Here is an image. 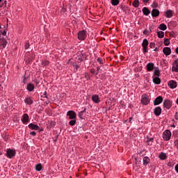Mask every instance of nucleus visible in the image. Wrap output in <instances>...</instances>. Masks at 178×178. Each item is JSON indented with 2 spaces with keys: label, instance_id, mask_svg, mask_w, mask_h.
I'll return each instance as SVG.
<instances>
[{
  "label": "nucleus",
  "instance_id": "53",
  "mask_svg": "<svg viewBox=\"0 0 178 178\" xmlns=\"http://www.w3.org/2000/svg\"><path fill=\"white\" fill-rule=\"evenodd\" d=\"M86 111H87V108H84L83 111H81V112H83V113H86Z\"/></svg>",
  "mask_w": 178,
  "mask_h": 178
},
{
  "label": "nucleus",
  "instance_id": "61",
  "mask_svg": "<svg viewBox=\"0 0 178 178\" xmlns=\"http://www.w3.org/2000/svg\"><path fill=\"white\" fill-rule=\"evenodd\" d=\"M83 60H80V61L81 62Z\"/></svg>",
  "mask_w": 178,
  "mask_h": 178
},
{
  "label": "nucleus",
  "instance_id": "47",
  "mask_svg": "<svg viewBox=\"0 0 178 178\" xmlns=\"http://www.w3.org/2000/svg\"><path fill=\"white\" fill-rule=\"evenodd\" d=\"M100 70H101V67H97V70H96V72H97V74H99Z\"/></svg>",
  "mask_w": 178,
  "mask_h": 178
},
{
  "label": "nucleus",
  "instance_id": "6",
  "mask_svg": "<svg viewBox=\"0 0 178 178\" xmlns=\"http://www.w3.org/2000/svg\"><path fill=\"white\" fill-rule=\"evenodd\" d=\"M6 45H8L6 38L0 35V47H2V48H6Z\"/></svg>",
  "mask_w": 178,
  "mask_h": 178
},
{
  "label": "nucleus",
  "instance_id": "20",
  "mask_svg": "<svg viewBox=\"0 0 178 178\" xmlns=\"http://www.w3.org/2000/svg\"><path fill=\"white\" fill-rule=\"evenodd\" d=\"M147 72H152L154 70V63H149L147 65Z\"/></svg>",
  "mask_w": 178,
  "mask_h": 178
},
{
  "label": "nucleus",
  "instance_id": "10",
  "mask_svg": "<svg viewBox=\"0 0 178 178\" xmlns=\"http://www.w3.org/2000/svg\"><path fill=\"white\" fill-rule=\"evenodd\" d=\"M172 71L175 72V73L178 72V59L172 63Z\"/></svg>",
  "mask_w": 178,
  "mask_h": 178
},
{
  "label": "nucleus",
  "instance_id": "60",
  "mask_svg": "<svg viewBox=\"0 0 178 178\" xmlns=\"http://www.w3.org/2000/svg\"><path fill=\"white\" fill-rule=\"evenodd\" d=\"M47 94V92H44V95Z\"/></svg>",
  "mask_w": 178,
  "mask_h": 178
},
{
  "label": "nucleus",
  "instance_id": "21",
  "mask_svg": "<svg viewBox=\"0 0 178 178\" xmlns=\"http://www.w3.org/2000/svg\"><path fill=\"white\" fill-rule=\"evenodd\" d=\"M24 102L26 104V105H32L33 99L31 97H27L25 98Z\"/></svg>",
  "mask_w": 178,
  "mask_h": 178
},
{
  "label": "nucleus",
  "instance_id": "35",
  "mask_svg": "<svg viewBox=\"0 0 178 178\" xmlns=\"http://www.w3.org/2000/svg\"><path fill=\"white\" fill-rule=\"evenodd\" d=\"M49 65V61L44 60L42 61V66H48Z\"/></svg>",
  "mask_w": 178,
  "mask_h": 178
},
{
  "label": "nucleus",
  "instance_id": "19",
  "mask_svg": "<svg viewBox=\"0 0 178 178\" xmlns=\"http://www.w3.org/2000/svg\"><path fill=\"white\" fill-rule=\"evenodd\" d=\"M28 127L31 129V130H40V127L35 124L31 123L28 125Z\"/></svg>",
  "mask_w": 178,
  "mask_h": 178
},
{
  "label": "nucleus",
  "instance_id": "32",
  "mask_svg": "<svg viewBox=\"0 0 178 178\" xmlns=\"http://www.w3.org/2000/svg\"><path fill=\"white\" fill-rule=\"evenodd\" d=\"M41 169H42V165L41 163L37 164L35 165V170H37L38 172H40Z\"/></svg>",
  "mask_w": 178,
  "mask_h": 178
},
{
  "label": "nucleus",
  "instance_id": "39",
  "mask_svg": "<svg viewBox=\"0 0 178 178\" xmlns=\"http://www.w3.org/2000/svg\"><path fill=\"white\" fill-rule=\"evenodd\" d=\"M152 8H158V3H156V1H154L153 3L152 4Z\"/></svg>",
  "mask_w": 178,
  "mask_h": 178
},
{
  "label": "nucleus",
  "instance_id": "9",
  "mask_svg": "<svg viewBox=\"0 0 178 178\" xmlns=\"http://www.w3.org/2000/svg\"><path fill=\"white\" fill-rule=\"evenodd\" d=\"M163 107L165 109H170L172 108V102L169 99H165L163 102Z\"/></svg>",
  "mask_w": 178,
  "mask_h": 178
},
{
  "label": "nucleus",
  "instance_id": "45",
  "mask_svg": "<svg viewBox=\"0 0 178 178\" xmlns=\"http://www.w3.org/2000/svg\"><path fill=\"white\" fill-rule=\"evenodd\" d=\"M85 77L88 80L90 79V74L86 72L85 73Z\"/></svg>",
  "mask_w": 178,
  "mask_h": 178
},
{
  "label": "nucleus",
  "instance_id": "49",
  "mask_svg": "<svg viewBox=\"0 0 178 178\" xmlns=\"http://www.w3.org/2000/svg\"><path fill=\"white\" fill-rule=\"evenodd\" d=\"M35 83L36 86L40 84V81H38V80H37V79H35Z\"/></svg>",
  "mask_w": 178,
  "mask_h": 178
},
{
  "label": "nucleus",
  "instance_id": "16",
  "mask_svg": "<svg viewBox=\"0 0 178 178\" xmlns=\"http://www.w3.org/2000/svg\"><path fill=\"white\" fill-rule=\"evenodd\" d=\"M159 10L158 9H155L154 8L152 11H151V15L152 16V17H158V16H159Z\"/></svg>",
  "mask_w": 178,
  "mask_h": 178
},
{
  "label": "nucleus",
  "instance_id": "4",
  "mask_svg": "<svg viewBox=\"0 0 178 178\" xmlns=\"http://www.w3.org/2000/svg\"><path fill=\"white\" fill-rule=\"evenodd\" d=\"M148 44H149L148 40L144 39L142 43L143 54H147V52H148Z\"/></svg>",
  "mask_w": 178,
  "mask_h": 178
},
{
  "label": "nucleus",
  "instance_id": "24",
  "mask_svg": "<svg viewBox=\"0 0 178 178\" xmlns=\"http://www.w3.org/2000/svg\"><path fill=\"white\" fill-rule=\"evenodd\" d=\"M26 90H28V91L31 92V91H33V90H34V85H33V83H29L26 86Z\"/></svg>",
  "mask_w": 178,
  "mask_h": 178
},
{
  "label": "nucleus",
  "instance_id": "12",
  "mask_svg": "<svg viewBox=\"0 0 178 178\" xmlns=\"http://www.w3.org/2000/svg\"><path fill=\"white\" fill-rule=\"evenodd\" d=\"M168 87L173 90L177 87V83L174 80H171L168 82Z\"/></svg>",
  "mask_w": 178,
  "mask_h": 178
},
{
  "label": "nucleus",
  "instance_id": "11",
  "mask_svg": "<svg viewBox=\"0 0 178 178\" xmlns=\"http://www.w3.org/2000/svg\"><path fill=\"white\" fill-rule=\"evenodd\" d=\"M163 52L165 56H169L172 54V49L170 47H164L163 49Z\"/></svg>",
  "mask_w": 178,
  "mask_h": 178
},
{
  "label": "nucleus",
  "instance_id": "27",
  "mask_svg": "<svg viewBox=\"0 0 178 178\" xmlns=\"http://www.w3.org/2000/svg\"><path fill=\"white\" fill-rule=\"evenodd\" d=\"M159 29L163 31H165V30L168 29V26H166V24H161L159 26Z\"/></svg>",
  "mask_w": 178,
  "mask_h": 178
},
{
  "label": "nucleus",
  "instance_id": "50",
  "mask_svg": "<svg viewBox=\"0 0 178 178\" xmlns=\"http://www.w3.org/2000/svg\"><path fill=\"white\" fill-rule=\"evenodd\" d=\"M144 3H148L149 2V0H143Z\"/></svg>",
  "mask_w": 178,
  "mask_h": 178
},
{
  "label": "nucleus",
  "instance_id": "7",
  "mask_svg": "<svg viewBox=\"0 0 178 178\" xmlns=\"http://www.w3.org/2000/svg\"><path fill=\"white\" fill-rule=\"evenodd\" d=\"M67 116H69L70 120L76 119V118H77V115L76 114V112H74V111H67Z\"/></svg>",
  "mask_w": 178,
  "mask_h": 178
},
{
  "label": "nucleus",
  "instance_id": "25",
  "mask_svg": "<svg viewBox=\"0 0 178 178\" xmlns=\"http://www.w3.org/2000/svg\"><path fill=\"white\" fill-rule=\"evenodd\" d=\"M149 161H151V160L148 158V156H145L143 158V165L145 166H147V165H148V163H149Z\"/></svg>",
  "mask_w": 178,
  "mask_h": 178
},
{
  "label": "nucleus",
  "instance_id": "5",
  "mask_svg": "<svg viewBox=\"0 0 178 178\" xmlns=\"http://www.w3.org/2000/svg\"><path fill=\"white\" fill-rule=\"evenodd\" d=\"M16 155V152L11 149H8L6 151V156L7 158H10V159H12L13 156Z\"/></svg>",
  "mask_w": 178,
  "mask_h": 178
},
{
  "label": "nucleus",
  "instance_id": "37",
  "mask_svg": "<svg viewBox=\"0 0 178 178\" xmlns=\"http://www.w3.org/2000/svg\"><path fill=\"white\" fill-rule=\"evenodd\" d=\"M170 40L168 38L164 40V45H165V47H168V45H170Z\"/></svg>",
  "mask_w": 178,
  "mask_h": 178
},
{
  "label": "nucleus",
  "instance_id": "17",
  "mask_svg": "<svg viewBox=\"0 0 178 178\" xmlns=\"http://www.w3.org/2000/svg\"><path fill=\"white\" fill-rule=\"evenodd\" d=\"M92 101H93L95 104H99V102H101V100L99 99V96H98L97 95H93L92 96Z\"/></svg>",
  "mask_w": 178,
  "mask_h": 178
},
{
  "label": "nucleus",
  "instance_id": "42",
  "mask_svg": "<svg viewBox=\"0 0 178 178\" xmlns=\"http://www.w3.org/2000/svg\"><path fill=\"white\" fill-rule=\"evenodd\" d=\"M149 47H150V48H152V49L155 48V43H154V42H150Z\"/></svg>",
  "mask_w": 178,
  "mask_h": 178
},
{
  "label": "nucleus",
  "instance_id": "31",
  "mask_svg": "<svg viewBox=\"0 0 178 178\" xmlns=\"http://www.w3.org/2000/svg\"><path fill=\"white\" fill-rule=\"evenodd\" d=\"M0 33L1 35H0L1 37H4V38H8V37L6 36V31L4 30H0Z\"/></svg>",
  "mask_w": 178,
  "mask_h": 178
},
{
  "label": "nucleus",
  "instance_id": "38",
  "mask_svg": "<svg viewBox=\"0 0 178 178\" xmlns=\"http://www.w3.org/2000/svg\"><path fill=\"white\" fill-rule=\"evenodd\" d=\"M76 119H72L69 122L70 126H74L76 124Z\"/></svg>",
  "mask_w": 178,
  "mask_h": 178
},
{
  "label": "nucleus",
  "instance_id": "23",
  "mask_svg": "<svg viewBox=\"0 0 178 178\" xmlns=\"http://www.w3.org/2000/svg\"><path fill=\"white\" fill-rule=\"evenodd\" d=\"M142 12L145 16H148L151 13V11L147 7H144L142 10Z\"/></svg>",
  "mask_w": 178,
  "mask_h": 178
},
{
  "label": "nucleus",
  "instance_id": "41",
  "mask_svg": "<svg viewBox=\"0 0 178 178\" xmlns=\"http://www.w3.org/2000/svg\"><path fill=\"white\" fill-rule=\"evenodd\" d=\"M83 112H79V118H80V119H83Z\"/></svg>",
  "mask_w": 178,
  "mask_h": 178
},
{
  "label": "nucleus",
  "instance_id": "55",
  "mask_svg": "<svg viewBox=\"0 0 178 178\" xmlns=\"http://www.w3.org/2000/svg\"><path fill=\"white\" fill-rule=\"evenodd\" d=\"M22 83H26V76H24V80H23Z\"/></svg>",
  "mask_w": 178,
  "mask_h": 178
},
{
  "label": "nucleus",
  "instance_id": "57",
  "mask_svg": "<svg viewBox=\"0 0 178 178\" xmlns=\"http://www.w3.org/2000/svg\"><path fill=\"white\" fill-rule=\"evenodd\" d=\"M76 69H79V65H76Z\"/></svg>",
  "mask_w": 178,
  "mask_h": 178
},
{
  "label": "nucleus",
  "instance_id": "14",
  "mask_svg": "<svg viewBox=\"0 0 178 178\" xmlns=\"http://www.w3.org/2000/svg\"><path fill=\"white\" fill-rule=\"evenodd\" d=\"M165 16L167 19H170L173 17V11L172 10H168L165 12Z\"/></svg>",
  "mask_w": 178,
  "mask_h": 178
},
{
  "label": "nucleus",
  "instance_id": "52",
  "mask_svg": "<svg viewBox=\"0 0 178 178\" xmlns=\"http://www.w3.org/2000/svg\"><path fill=\"white\" fill-rule=\"evenodd\" d=\"M178 113H176V115H175V119H176V120H177V119H178Z\"/></svg>",
  "mask_w": 178,
  "mask_h": 178
},
{
  "label": "nucleus",
  "instance_id": "34",
  "mask_svg": "<svg viewBox=\"0 0 178 178\" xmlns=\"http://www.w3.org/2000/svg\"><path fill=\"white\" fill-rule=\"evenodd\" d=\"M90 72L91 73V74H94L95 76H98V72H97V70H95V69L94 68L90 69Z\"/></svg>",
  "mask_w": 178,
  "mask_h": 178
},
{
  "label": "nucleus",
  "instance_id": "40",
  "mask_svg": "<svg viewBox=\"0 0 178 178\" xmlns=\"http://www.w3.org/2000/svg\"><path fill=\"white\" fill-rule=\"evenodd\" d=\"M97 60L99 63V65H104V61H102V58H97Z\"/></svg>",
  "mask_w": 178,
  "mask_h": 178
},
{
  "label": "nucleus",
  "instance_id": "46",
  "mask_svg": "<svg viewBox=\"0 0 178 178\" xmlns=\"http://www.w3.org/2000/svg\"><path fill=\"white\" fill-rule=\"evenodd\" d=\"M30 134L31 136H36L37 133H35V131H31Z\"/></svg>",
  "mask_w": 178,
  "mask_h": 178
},
{
  "label": "nucleus",
  "instance_id": "43",
  "mask_svg": "<svg viewBox=\"0 0 178 178\" xmlns=\"http://www.w3.org/2000/svg\"><path fill=\"white\" fill-rule=\"evenodd\" d=\"M147 143L149 145V143H154V138H150L147 140Z\"/></svg>",
  "mask_w": 178,
  "mask_h": 178
},
{
  "label": "nucleus",
  "instance_id": "13",
  "mask_svg": "<svg viewBox=\"0 0 178 178\" xmlns=\"http://www.w3.org/2000/svg\"><path fill=\"white\" fill-rule=\"evenodd\" d=\"M154 113L155 116H159L162 113V108L159 106L154 108Z\"/></svg>",
  "mask_w": 178,
  "mask_h": 178
},
{
  "label": "nucleus",
  "instance_id": "28",
  "mask_svg": "<svg viewBox=\"0 0 178 178\" xmlns=\"http://www.w3.org/2000/svg\"><path fill=\"white\" fill-rule=\"evenodd\" d=\"M132 5H133L134 8H138V6H140L139 0H134Z\"/></svg>",
  "mask_w": 178,
  "mask_h": 178
},
{
  "label": "nucleus",
  "instance_id": "8",
  "mask_svg": "<svg viewBox=\"0 0 178 178\" xmlns=\"http://www.w3.org/2000/svg\"><path fill=\"white\" fill-rule=\"evenodd\" d=\"M162 102H163V97L158 96L154 101V106H156V105H159L160 104H162Z\"/></svg>",
  "mask_w": 178,
  "mask_h": 178
},
{
  "label": "nucleus",
  "instance_id": "54",
  "mask_svg": "<svg viewBox=\"0 0 178 178\" xmlns=\"http://www.w3.org/2000/svg\"><path fill=\"white\" fill-rule=\"evenodd\" d=\"M131 120H133V117L129 118V122H131Z\"/></svg>",
  "mask_w": 178,
  "mask_h": 178
},
{
  "label": "nucleus",
  "instance_id": "44",
  "mask_svg": "<svg viewBox=\"0 0 178 178\" xmlns=\"http://www.w3.org/2000/svg\"><path fill=\"white\" fill-rule=\"evenodd\" d=\"M30 47V43L27 42L25 44V49H29Z\"/></svg>",
  "mask_w": 178,
  "mask_h": 178
},
{
  "label": "nucleus",
  "instance_id": "58",
  "mask_svg": "<svg viewBox=\"0 0 178 178\" xmlns=\"http://www.w3.org/2000/svg\"><path fill=\"white\" fill-rule=\"evenodd\" d=\"M172 127H176V126H175V125H172Z\"/></svg>",
  "mask_w": 178,
  "mask_h": 178
},
{
  "label": "nucleus",
  "instance_id": "51",
  "mask_svg": "<svg viewBox=\"0 0 178 178\" xmlns=\"http://www.w3.org/2000/svg\"><path fill=\"white\" fill-rule=\"evenodd\" d=\"M175 54L178 55V47L175 49Z\"/></svg>",
  "mask_w": 178,
  "mask_h": 178
},
{
  "label": "nucleus",
  "instance_id": "15",
  "mask_svg": "<svg viewBox=\"0 0 178 178\" xmlns=\"http://www.w3.org/2000/svg\"><path fill=\"white\" fill-rule=\"evenodd\" d=\"M29 114L27 113H24L23 115H22V122L23 123V124H26V123H27L29 122Z\"/></svg>",
  "mask_w": 178,
  "mask_h": 178
},
{
  "label": "nucleus",
  "instance_id": "22",
  "mask_svg": "<svg viewBox=\"0 0 178 178\" xmlns=\"http://www.w3.org/2000/svg\"><path fill=\"white\" fill-rule=\"evenodd\" d=\"M152 80H153V83H154V84H161V79H160V77L159 76H153L152 77Z\"/></svg>",
  "mask_w": 178,
  "mask_h": 178
},
{
  "label": "nucleus",
  "instance_id": "26",
  "mask_svg": "<svg viewBox=\"0 0 178 178\" xmlns=\"http://www.w3.org/2000/svg\"><path fill=\"white\" fill-rule=\"evenodd\" d=\"M153 75L156 77H159V76H161V71L159 70V69H156L154 71Z\"/></svg>",
  "mask_w": 178,
  "mask_h": 178
},
{
  "label": "nucleus",
  "instance_id": "56",
  "mask_svg": "<svg viewBox=\"0 0 178 178\" xmlns=\"http://www.w3.org/2000/svg\"><path fill=\"white\" fill-rule=\"evenodd\" d=\"M154 51H158V48L156 47V48L154 49Z\"/></svg>",
  "mask_w": 178,
  "mask_h": 178
},
{
  "label": "nucleus",
  "instance_id": "33",
  "mask_svg": "<svg viewBox=\"0 0 178 178\" xmlns=\"http://www.w3.org/2000/svg\"><path fill=\"white\" fill-rule=\"evenodd\" d=\"M111 5L113 6H118L119 5V0H111Z\"/></svg>",
  "mask_w": 178,
  "mask_h": 178
},
{
  "label": "nucleus",
  "instance_id": "29",
  "mask_svg": "<svg viewBox=\"0 0 178 178\" xmlns=\"http://www.w3.org/2000/svg\"><path fill=\"white\" fill-rule=\"evenodd\" d=\"M0 8H6V0H0Z\"/></svg>",
  "mask_w": 178,
  "mask_h": 178
},
{
  "label": "nucleus",
  "instance_id": "18",
  "mask_svg": "<svg viewBox=\"0 0 178 178\" xmlns=\"http://www.w3.org/2000/svg\"><path fill=\"white\" fill-rule=\"evenodd\" d=\"M159 159H161V161H165V160L168 159V155H166V154L165 152H161L159 154Z\"/></svg>",
  "mask_w": 178,
  "mask_h": 178
},
{
  "label": "nucleus",
  "instance_id": "1",
  "mask_svg": "<svg viewBox=\"0 0 178 178\" xmlns=\"http://www.w3.org/2000/svg\"><path fill=\"white\" fill-rule=\"evenodd\" d=\"M87 38V31L86 30L81 31L78 33V40L84 41Z\"/></svg>",
  "mask_w": 178,
  "mask_h": 178
},
{
  "label": "nucleus",
  "instance_id": "48",
  "mask_svg": "<svg viewBox=\"0 0 178 178\" xmlns=\"http://www.w3.org/2000/svg\"><path fill=\"white\" fill-rule=\"evenodd\" d=\"M175 171L177 172V173H178V164H177L175 167Z\"/></svg>",
  "mask_w": 178,
  "mask_h": 178
},
{
  "label": "nucleus",
  "instance_id": "3",
  "mask_svg": "<svg viewBox=\"0 0 178 178\" xmlns=\"http://www.w3.org/2000/svg\"><path fill=\"white\" fill-rule=\"evenodd\" d=\"M141 104H143V105H148L149 104V97H148V95L147 94L142 95Z\"/></svg>",
  "mask_w": 178,
  "mask_h": 178
},
{
  "label": "nucleus",
  "instance_id": "59",
  "mask_svg": "<svg viewBox=\"0 0 178 178\" xmlns=\"http://www.w3.org/2000/svg\"><path fill=\"white\" fill-rule=\"evenodd\" d=\"M170 36L172 37V36H173V35H172V33H170Z\"/></svg>",
  "mask_w": 178,
  "mask_h": 178
},
{
  "label": "nucleus",
  "instance_id": "2",
  "mask_svg": "<svg viewBox=\"0 0 178 178\" xmlns=\"http://www.w3.org/2000/svg\"><path fill=\"white\" fill-rule=\"evenodd\" d=\"M172 137V132L170 130H165L163 133V138L165 141H169Z\"/></svg>",
  "mask_w": 178,
  "mask_h": 178
},
{
  "label": "nucleus",
  "instance_id": "30",
  "mask_svg": "<svg viewBox=\"0 0 178 178\" xmlns=\"http://www.w3.org/2000/svg\"><path fill=\"white\" fill-rule=\"evenodd\" d=\"M157 35H158L159 38H163V37H165V33L161 31H158Z\"/></svg>",
  "mask_w": 178,
  "mask_h": 178
},
{
  "label": "nucleus",
  "instance_id": "36",
  "mask_svg": "<svg viewBox=\"0 0 178 178\" xmlns=\"http://www.w3.org/2000/svg\"><path fill=\"white\" fill-rule=\"evenodd\" d=\"M152 33V30L149 29V31L148 30H145L143 31V34H145V35H148L149 34H151Z\"/></svg>",
  "mask_w": 178,
  "mask_h": 178
}]
</instances>
